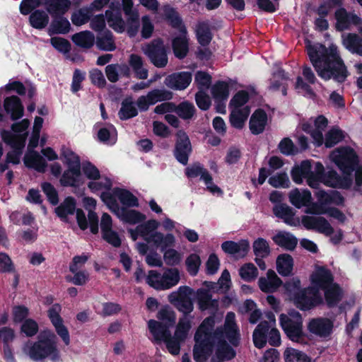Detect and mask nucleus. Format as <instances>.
<instances>
[{"label":"nucleus","instance_id":"obj_37","mask_svg":"<svg viewBox=\"0 0 362 362\" xmlns=\"http://www.w3.org/2000/svg\"><path fill=\"white\" fill-rule=\"evenodd\" d=\"M305 213L309 214H326L329 216L338 220L340 222L344 221L346 217L343 213L335 208H327L326 206H320L315 203L311 206L305 209Z\"/></svg>","mask_w":362,"mask_h":362},{"label":"nucleus","instance_id":"obj_46","mask_svg":"<svg viewBox=\"0 0 362 362\" xmlns=\"http://www.w3.org/2000/svg\"><path fill=\"white\" fill-rule=\"evenodd\" d=\"M195 33L197 40L202 47H205L210 43L212 35L208 22L198 23L195 28Z\"/></svg>","mask_w":362,"mask_h":362},{"label":"nucleus","instance_id":"obj_23","mask_svg":"<svg viewBox=\"0 0 362 362\" xmlns=\"http://www.w3.org/2000/svg\"><path fill=\"white\" fill-rule=\"evenodd\" d=\"M307 230H312L325 235H330L333 232L331 224L322 216H303L300 223Z\"/></svg>","mask_w":362,"mask_h":362},{"label":"nucleus","instance_id":"obj_13","mask_svg":"<svg viewBox=\"0 0 362 362\" xmlns=\"http://www.w3.org/2000/svg\"><path fill=\"white\" fill-rule=\"evenodd\" d=\"M248 98V93L241 90L238 92L230 101V122L236 129L243 128L250 115V109L247 105Z\"/></svg>","mask_w":362,"mask_h":362},{"label":"nucleus","instance_id":"obj_39","mask_svg":"<svg viewBox=\"0 0 362 362\" xmlns=\"http://www.w3.org/2000/svg\"><path fill=\"white\" fill-rule=\"evenodd\" d=\"M342 45L353 54L362 56V39L356 34H343Z\"/></svg>","mask_w":362,"mask_h":362},{"label":"nucleus","instance_id":"obj_21","mask_svg":"<svg viewBox=\"0 0 362 362\" xmlns=\"http://www.w3.org/2000/svg\"><path fill=\"white\" fill-rule=\"evenodd\" d=\"M141 49L156 66L163 67L167 64L166 51L160 40L153 41L151 43L143 46Z\"/></svg>","mask_w":362,"mask_h":362},{"label":"nucleus","instance_id":"obj_16","mask_svg":"<svg viewBox=\"0 0 362 362\" xmlns=\"http://www.w3.org/2000/svg\"><path fill=\"white\" fill-rule=\"evenodd\" d=\"M55 213L57 216L63 221H69L70 216L76 213V218L79 228L81 230H86L88 226V221L84 211L81 209H76V201L72 197H67L55 209Z\"/></svg>","mask_w":362,"mask_h":362},{"label":"nucleus","instance_id":"obj_44","mask_svg":"<svg viewBox=\"0 0 362 362\" xmlns=\"http://www.w3.org/2000/svg\"><path fill=\"white\" fill-rule=\"evenodd\" d=\"M276 270L281 276H288L293 267V260L291 255L282 254L277 257L276 261Z\"/></svg>","mask_w":362,"mask_h":362},{"label":"nucleus","instance_id":"obj_12","mask_svg":"<svg viewBox=\"0 0 362 362\" xmlns=\"http://www.w3.org/2000/svg\"><path fill=\"white\" fill-rule=\"evenodd\" d=\"M163 13L166 18L171 25L179 28L180 35L173 40V49L176 57L183 59L188 52V39L187 37V31L182 25L181 20L177 12L170 6H165Z\"/></svg>","mask_w":362,"mask_h":362},{"label":"nucleus","instance_id":"obj_28","mask_svg":"<svg viewBox=\"0 0 362 362\" xmlns=\"http://www.w3.org/2000/svg\"><path fill=\"white\" fill-rule=\"evenodd\" d=\"M221 249L226 254L236 257H243L249 251L250 243L247 240L238 242L228 240L221 244Z\"/></svg>","mask_w":362,"mask_h":362},{"label":"nucleus","instance_id":"obj_50","mask_svg":"<svg viewBox=\"0 0 362 362\" xmlns=\"http://www.w3.org/2000/svg\"><path fill=\"white\" fill-rule=\"evenodd\" d=\"M49 21V18L48 14L42 10L35 11L29 17L31 26L39 30L45 28L47 25Z\"/></svg>","mask_w":362,"mask_h":362},{"label":"nucleus","instance_id":"obj_5","mask_svg":"<svg viewBox=\"0 0 362 362\" xmlns=\"http://www.w3.org/2000/svg\"><path fill=\"white\" fill-rule=\"evenodd\" d=\"M306 47L310 60L320 78L325 80L334 78L339 82L346 80L349 72L336 45H331L326 48L319 43L307 42Z\"/></svg>","mask_w":362,"mask_h":362},{"label":"nucleus","instance_id":"obj_64","mask_svg":"<svg viewBox=\"0 0 362 362\" xmlns=\"http://www.w3.org/2000/svg\"><path fill=\"white\" fill-rule=\"evenodd\" d=\"M137 110L134 103L129 100H125L122 104V107L119 112V116L122 119H127L137 115Z\"/></svg>","mask_w":362,"mask_h":362},{"label":"nucleus","instance_id":"obj_29","mask_svg":"<svg viewBox=\"0 0 362 362\" xmlns=\"http://www.w3.org/2000/svg\"><path fill=\"white\" fill-rule=\"evenodd\" d=\"M288 199L291 204L298 209L306 207V209L311 206L314 203L310 204L312 194L308 189H300L295 188L288 194Z\"/></svg>","mask_w":362,"mask_h":362},{"label":"nucleus","instance_id":"obj_53","mask_svg":"<svg viewBox=\"0 0 362 362\" xmlns=\"http://www.w3.org/2000/svg\"><path fill=\"white\" fill-rule=\"evenodd\" d=\"M91 15L92 12L88 7H83L72 13L71 20L74 25L80 26L86 23Z\"/></svg>","mask_w":362,"mask_h":362},{"label":"nucleus","instance_id":"obj_31","mask_svg":"<svg viewBox=\"0 0 362 362\" xmlns=\"http://www.w3.org/2000/svg\"><path fill=\"white\" fill-rule=\"evenodd\" d=\"M4 107L6 112L10 115L13 120L18 119L23 116L24 107L21 100L17 96L6 97L4 101Z\"/></svg>","mask_w":362,"mask_h":362},{"label":"nucleus","instance_id":"obj_49","mask_svg":"<svg viewBox=\"0 0 362 362\" xmlns=\"http://www.w3.org/2000/svg\"><path fill=\"white\" fill-rule=\"evenodd\" d=\"M129 64L132 68L135 76L139 79H146L148 77V70L144 66L140 56L132 54L129 57Z\"/></svg>","mask_w":362,"mask_h":362},{"label":"nucleus","instance_id":"obj_8","mask_svg":"<svg viewBox=\"0 0 362 362\" xmlns=\"http://www.w3.org/2000/svg\"><path fill=\"white\" fill-rule=\"evenodd\" d=\"M327 123V119L324 116L320 115L314 119L303 123L302 129L311 136L316 146H320L325 143L326 147L330 148L342 141L344 134L339 129L332 128L327 133L324 141L323 132Z\"/></svg>","mask_w":362,"mask_h":362},{"label":"nucleus","instance_id":"obj_58","mask_svg":"<svg viewBox=\"0 0 362 362\" xmlns=\"http://www.w3.org/2000/svg\"><path fill=\"white\" fill-rule=\"evenodd\" d=\"M98 136L100 141L107 144H113L117 139L116 129L112 125L102 128L99 130Z\"/></svg>","mask_w":362,"mask_h":362},{"label":"nucleus","instance_id":"obj_25","mask_svg":"<svg viewBox=\"0 0 362 362\" xmlns=\"http://www.w3.org/2000/svg\"><path fill=\"white\" fill-rule=\"evenodd\" d=\"M192 75L189 71L173 73L165 77L164 83L169 88L182 90L186 89L192 82Z\"/></svg>","mask_w":362,"mask_h":362},{"label":"nucleus","instance_id":"obj_34","mask_svg":"<svg viewBox=\"0 0 362 362\" xmlns=\"http://www.w3.org/2000/svg\"><path fill=\"white\" fill-rule=\"evenodd\" d=\"M47 11L52 16H63L71 6L70 0H45Z\"/></svg>","mask_w":362,"mask_h":362},{"label":"nucleus","instance_id":"obj_62","mask_svg":"<svg viewBox=\"0 0 362 362\" xmlns=\"http://www.w3.org/2000/svg\"><path fill=\"white\" fill-rule=\"evenodd\" d=\"M96 45L99 49L105 51H112L116 47L112 39V35L110 32L98 37Z\"/></svg>","mask_w":362,"mask_h":362},{"label":"nucleus","instance_id":"obj_26","mask_svg":"<svg viewBox=\"0 0 362 362\" xmlns=\"http://www.w3.org/2000/svg\"><path fill=\"white\" fill-rule=\"evenodd\" d=\"M303 76L307 82H304L303 78L298 76L295 84V89L298 93L308 98H312L314 95V93L310 85L315 83L316 77L312 69L308 66L303 68Z\"/></svg>","mask_w":362,"mask_h":362},{"label":"nucleus","instance_id":"obj_27","mask_svg":"<svg viewBox=\"0 0 362 362\" xmlns=\"http://www.w3.org/2000/svg\"><path fill=\"white\" fill-rule=\"evenodd\" d=\"M333 322L325 317L313 318L308 324L310 333L320 337H327L332 333Z\"/></svg>","mask_w":362,"mask_h":362},{"label":"nucleus","instance_id":"obj_2","mask_svg":"<svg viewBox=\"0 0 362 362\" xmlns=\"http://www.w3.org/2000/svg\"><path fill=\"white\" fill-rule=\"evenodd\" d=\"M235 317L233 313L227 314L224 332L217 329L212 332L215 325L213 317L202 322L194 335L193 358L197 362H208L211 356V362H223L235 356L234 350L225 342L226 339L233 345L238 342L239 334L235 324Z\"/></svg>","mask_w":362,"mask_h":362},{"label":"nucleus","instance_id":"obj_51","mask_svg":"<svg viewBox=\"0 0 362 362\" xmlns=\"http://www.w3.org/2000/svg\"><path fill=\"white\" fill-rule=\"evenodd\" d=\"M285 362H311L310 358L301 351L288 347L284 352Z\"/></svg>","mask_w":362,"mask_h":362},{"label":"nucleus","instance_id":"obj_6","mask_svg":"<svg viewBox=\"0 0 362 362\" xmlns=\"http://www.w3.org/2000/svg\"><path fill=\"white\" fill-rule=\"evenodd\" d=\"M192 321L190 317L185 316L180 319L176 326L174 337H171L168 329L156 320H149L148 327L156 340L163 341L168 351L173 355H177L180 350V343L187 337L192 327Z\"/></svg>","mask_w":362,"mask_h":362},{"label":"nucleus","instance_id":"obj_60","mask_svg":"<svg viewBox=\"0 0 362 362\" xmlns=\"http://www.w3.org/2000/svg\"><path fill=\"white\" fill-rule=\"evenodd\" d=\"M211 93L217 101H223L228 98L229 95L228 86L225 82H218L211 88Z\"/></svg>","mask_w":362,"mask_h":362},{"label":"nucleus","instance_id":"obj_56","mask_svg":"<svg viewBox=\"0 0 362 362\" xmlns=\"http://www.w3.org/2000/svg\"><path fill=\"white\" fill-rule=\"evenodd\" d=\"M252 247L255 256L261 258L268 257L271 252L268 241L262 238L254 241Z\"/></svg>","mask_w":362,"mask_h":362},{"label":"nucleus","instance_id":"obj_57","mask_svg":"<svg viewBox=\"0 0 362 362\" xmlns=\"http://www.w3.org/2000/svg\"><path fill=\"white\" fill-rule=\"evenodd\" d=\"M166 247L164 249H161V250L164 251L163 252V259L166 264L170 266H175L179 264L182 259V255L179 251L173 248L167 249Z\"/></svg>","mask_w":362,"mask_h":362},{"label":"nucleus","instance_id":"obj_32","mask_svg":"<svg viewBox=\"0 0 362 362\" xmlns=\"http://www.w3.org/2000/svg\"><path fill=\"white\" fill-rule=\"evenodd\" d=\"M282 281L274 271L269 269L266 276L261 277L258 280L260 290L264 293H272L278 289Z\"/></svg>","mask_w":362,"mask_h":362},{"label":"nucleus","instance_id":"obj_17","mask_svg":"<svg viewBox=\"0 0 362 362\" xmlns=\"http://www.w3.org/2000/svg\"><path fill=\"white\" fill-rule=\"evenodd\" d=\"M193 290L186 286H180L168 296L169 301L174 304L182 313L187 314L193 310L194 306L191 300Z\"/></svg>","mask_w":362,"mask_h":362},{"label":"nucleus","instance_id":"obj_42","mask_svg":"<svg viewBox=\"0 0 362 362\" xmlns=\"http://www.w3.org/2000/svg\"><path fill=\"white\" fill-rule=\"evenodd\" d=\"M324 291L325 300L329 305H337L344 296V291L334 283L331 284Z\"/></svg>","mask_w":362,"mask_h":362},{"label":"nucleus","instance_id":"obj_61","mask_svg":"<svg viewBox=\"0 0 362 362\" xmlns=\"http://www.w3.org/2000/svg\"><path fill=\"white\" fill-rule=\"evenodd\" d=\"M201 263V257L199 255L195 253L189 255L185 259V264L189 274L192 276L197 275Z\"/></svg>","mask_w":362,"mask_h":362},{"label":"nucleus","instance_id":"obj_48","mask_svg":"<svg viewBox=\"0 0 362 362\" xmlns=\"http://www.w3.org/2000/svg\"><path fill=\"white\" fill-rule=\"evenodd\" d=\"M71 30V24L67 18L64 17H57L51 23L48 33L50 35L53 34H66Z\"/></svg>","mask_w":362,"mask_h":362},{"label":"nucleus","instance_id":"obj_14","mask_svg":"<svg viewBox=\"0 0 362 362\" xmlns=\"http://www.w3.org/2000/svg\"><path fill=\"white\" fill-rule=\"evenodd\" d=\"M280 323L287 337L293 341L302 343L305 334L303 330V320L299 313L291 311L288 315H280Z\"/></svg>","mask_w":362,"mask_h":362},{"label":"nucleus","instance_id":"obj_18","mask_svg":"<svg viewBox=\"0 0 362 362\" xmlns=\"http://www.w3.org/2000/svg\"><path fill=\"white\" fill-rule=\"evenodd\" d=\"M105 198L110 199L119 206V202L124 206L134 207L139 205L138 199L129 191L124 188L116 187L111 192H103L100 195L101 200L107 206Z\"/></svg>","mask_w":362,"mask_h":362},{"label":"nucleus","instance_id":"obj_7","mask_svg":"<svg viewBox=\"0 0 362 362\" xmlns=\"http://www.w3.org/2000/svg\"><path fill=\"white\" fill-rule=\"evenodd\" d=\"M160 223L155 219H151L143 224L139 225L135 229H129L131 238L135 241L140 235L148 243L153 244L162 249L173 246L176 239L173 234L168 233L164 234L158 231Z\"/></svg>","mask_w":362,"mask_h":362},{"label":"nucleus","instance_id":"obj_54","mask_svg":"<svg viewBox=\"0 0 362 362\" xmlns=\"http://www.w3.org/2000/svg\"><path fill=\"white\" fill-rule=\"evenodd\" d=\"M199 307L202 310L209 309L211 307L216 308L217 301L212 300L209 292L204 289H199L197 291Z\"/></svg>","mask_w":362,"mask_h":362},{"label":"nucleus","instance_id":"obj_36","mask_svg":"<svg viewBox=\"0 0 362 362\" xmlns=\"http://www.w3.org/2000/svg\"><path fill=\"white\" fill-rule=\"evenodd\" d=\"M272 240L287 250H294L298 244V239L292 233L286 231L277 232L272 237Z\"/></svg>","mask_w":362,"mask_h":362},{"label":"nucleus","instance_id":"obj_43","mask_svg":"<svg viewBox=\"0 0 362 362\" xmlns=\"http://www.w3.org/2000/svg\"><path fill=\"white\" fill-rule=\"evenodd\" d=\"M105 74L107 79L111 82H116L119 79V75L129 76L130 70L125 64H110L105 68Z\"/></svg>","mask_w":362,"mask_h":362},{"label":"nucleus","instance_id":"obj_3","mask_svg":"<svg viewBox=\"0 0 362 362\" xmlns=\"http://www.w3.org/2000/svg\"><path fill=\"white\" fill-rule=\"evenodd\" d=\"M59 155L65 167L64 171L62 172V165L58 162L50 164L49 171L53 176L59 177L62 185L78 187L84 182L83 175L88 182L100 178L99 169L89 161L81 163L79 156L71 148L62 147Z\"/></svg>","mask_w":362,"mask_h":362},{"label":"nucleus","instance_id":"obj_22","mask_svg":"<svg viewBox=\"0 0 362 362\" xmlns=\"http://www.w3.org/2000/svg\"><path fill=\"white\" fill-rule=\"evenodd\" d=\"M173 98V93L165 88H156L149 91L146 95L140 96L136 105L141 110H146L150 105L158 102L169 100Z\"/></svg>","mask_w":362,"mask_h":362},{"label":"nucleus","instance_id":"obj_45","mask_svg":"<svg viewBox=\"0 0 362 362\" xmlns=\"http://www.w3.org/2000/svg\"><path fill=\"white\" fill-rule=\"evenodd\" d=\"M318 204L320 206H327L328 204L340 205L344 202V198L338 192H332L328 194L324 191H319L315 194Z\"/></svg>","mask_w":362,"mask_h":362},{"label":"nucleus","instance_id":"obj_20","mask_svg":"<svg viewBox=\"0 0 362 362\" xmlns=\"http://www.w3.org/2000/svg\"><path fill=\"white\" fill-rule=\"evenodd\" d=\"M61 310L62 308L60 305H53L48 310V317L54 328L56 334L66 346H69L71 342L70 334L68 328L64 325L63 319L59 315Z\"/></svg>","mask_w":362,"mask_h":362},{"label":"nucleus","instance_id":"obj_38","mask_svg":"<svg viewBox=\"0 0 362 362\" xmlns=\"http://www.w3.org/2000/svg\"><path fill=\"white\" fill-rule=\"evenodd\" d=\"M112 187V180L103 175H100V178L88 182L87 187L88 189L94 194L100 192V194L103 192H111Z\"/></svg>","mask_w":362,"mask_h":362},{"label":"nucleus","instance_id":"obj_10","mask_svg":"<svg viewBox=\"0 0 362 362\" xmlns=\"http://www.w3.org/2000/svg\"><path fill=\"white\" fill-rule=\"evenodd\" d=\"M44 119L40 117H35L32 127V133L29 139L28 150L23 157L24 165L40 173H45L47 168V163L40 154L34 151L38 145L40 133L42 128Z\"/></svg>","mask_w":362,"mask_h":362},{"label":"nucleus","instance_id":"obj_15","mask_svg":"<svg viewBox=\"0 0 362 362\" xmlns=\"http://www.w3.org/2000/svg\"><path fill=\"white\" fill-rule=\"evenodd\" d=\"M30 121L23 119L11 125V132L2 130L1 137L4 143L11 148H23L28 135Z\"/></svg>","mask_w":362,"mask_h":362},{"label":"nucleus","instance_id":"obj_19","mask_svg":"<svg viewBox=\"0 0 362 362\" xmlns=\"http://www.w3.org/2000/svg\"><path fill=\"white\" fill-rule=\"evenodd\" d=\"M104 199L107 202V208L124 223L136 224L146 219V216L138 211L127 209L124 207L117 206L115 202L110 199L107 198Z\"/></svg>","mask_w":362,"mask_h":362},{"label":"nucleus","instance_id":"obj_9","mask_svg":"<svg viewBox=\"0 0 362 362\" xmlns=\"http://www.w3.org/2000/svg\"><path fill=\"white\" fill-rule=\"evenodd\" d=\"M23 351L30 358L35 361L49 358L54 361L60 356L56 335L49 329L41 332L36 343L25 344Z\"/></svg>","mask_w":362,"mask_h":362},{"label":"nucleus","instance_id":"obj_55","mask_svg":"<svg viewBox=\"0 0 362 362\" xmlns=\"http://www.w3.org/2000/svg\"><path fill=\"white\" fill-rule=\"evenodd\" d=\"M239 275L243 280L250 282L257 277L258 270L252 263H245L239 269Z\"/></svg>","mask_w":362,"mask_h":362},{"label":"nucleus","instance_id":"obj_35","mask_svg":"<svg viewBox=\"0 0 362 362\" xmlns=\"http://www.w3.org/2000/svg\"><path fill=\"white\" fill-rule=\"evenodd\" d=\"M336 28L338 30L349 29L353 24H358L360 18L356 15L349 14L344 8L338 9L335 13Z\"/></svg>","mask_w":362,"mask_h":362},{"label":"nucleus","instance_id":"obj_63","mask_svg":"<svg viewBox=\"0 0 362 362\" xmlns=\"http://www.w3.org/2000/svg\"><path fill=\"white\" fill-rule=\"evenodd\" d=\"M162 274L157 270H150L146 276V283L156 290L161 291Z\"/></svg>","mask_w":362,"mask_h":362},{"label":"nucleus","instance_id":"obj_1","mask_svg":"<svg viewBox=\"0 0 362 362\" xmlns=\"http://www.w3.org/2000/svg\"><path fill=\"white\" fill-rule=\"evenodd\" d=\"M329 159L342 172L340 177L333 170L325 172L324 165L320 162L305 160L295 165L291 171L292 180L297 185H301L304 180L312 188H318L320 184L334 188H349L352 183L351 173L355 170L356 184L362 185V167L355 165L357 157L350 148H337L329 155Z\"/></svg>","mask_w":362,"mask_h":362},{"label":"nucleus","instance_id":"obj_59","mask_svg":"<svg viewBox=\"0 0 362 362\" xmlns=\"http://www.w3.org/2000/svg\"><path fill=\"white\" fill-rule=\"evenodd\" d=\"M157 317L164 324L163 326L167 329L168 327L173 326L176 320L175 312L168 307L161 308L158 313ZM160 324L162 325L161 323Z\"/></svg>","mask_w":362,"mask_h":362},{"label":"nucleus","instance_id":"obj_40","mask_svg":"<svg viewBox=\"0 0 362 362\" xmlns=\"http://www.w3.org/2000/svg\"><path fill=\"white\" fill-rule=\"evenodd\" d=\"M267 122V116L265 112L257 110L250 118V129L253 134H259L264 129Z\"/></svg>","mask_w":362,"mask_h":362},{"label":"nucleus","instance_id":"obj_4","mask_svg":"<svg viewBox=\"0 0 362 362\" xmlns=\"http://www.w3.org/2000/svg\"><path fill=\"white\" fill-rule=\"evenodd\" d=\"M332 281V275L328 269L316 266L310 276L308 288L301 289L298 278L288 281L285 288L290 300L300 310H307L322 303L320 290L326 288Z\"/></svg>","mask_w":362,"mask_h":362},{"label":"nucleus","instance_id":"obj_33","mask_svg":"<svg viewBox=\"0 0 362 362\" xmlns=\"http://www.w3.org/2000/svg\"><path fill=\"white\" fill-rule=\"evenodd\" d=\"M83 207L88 211V218L90 225V231L93 233L98 232V218L95 209L97 205V201L93 197L84 196L82 198Z\"/></svg>","mask_w":362,"mask_h":362},{"label":"nucleus","instance_id":"obj_52","mask_svg":"<svg viewBox=\"0 0 362 362\" xmlns=\"http://www.w3.org/2000/svg\"><path fill=\"white\" fill-rule=\"evenodd\" d=\"M72 40L78 46L88 48L93 45L95 37L90 31H83L74 35Z\"/></svg>","mask_w":362,"mask_h":362},{"label":"nucleus","instance_id":"obj_11","mask_svg":"<svg viewBox=\"0 0 362 362\" xmlns=\"http://www.w3.org/2000/svg\"><path fill=\"white\" fill-rule=\"evenodd\" d=\"M267 317L268 320L261 322L253 332V342L258 349L263 348L267 341L272 346H279L281 344V336L276 328L274 315L269 313Z\"/></svg>","mask_w":362,"mask_h":362},{"label":"nucleus","instance_id":"obj_47","mask_svg":"<svg viewBox=\"0 0 362 362\" xmlns=\"http://www.w3.org/2000/svg\"><path fill=\"white\" fill-rule=\"evenodd\" d=\"M105 16L107 24L116 32L122 33L125 30V23L119 11H107Z\"/></svg>","mask_w":362,"mask_h":362},{"label":"nucleus","instance_id":"obj_41","mask_svg":"<svg viewBox=\"0 0 362 362\" xmlns=\"http://www.w3.org/2000/svg\"><path fill=\"white\" fill-rule=\"evenodd\" d=\"M161 291L170 289L177 284L180 280V272L176 268H169L162 273Z\"/></svg>","mask_w":362,"mask_h":362},{"label":"nucleus","instance_id":"obj_24","mask_svg":"<svg viewBox=\"0 0 362 362\" xmlns=\"http://www.w3.org/2000/svg\"><path fill=\"white\" fill-rule=\"evenodd\" d=\"M176 137L175 156L180 163L185 165L192 151L191 143L187 134L182 130L177 132Z\"/></svg>","mask_w":362,"mask_h":362},{"label":"nucleus","instance_id":"obj_30","mask_svg":"<svg viewBox=\"0 0 362 362\" xmlns=\"http://www.w3.org/2000/svg\"><path fill=\"white\" fill-rule=\"evenodd\" d=\"M274 214L291 226H299L301 220L296 216L293 209L286 204H277L274 207Z\"/></svg>","mask_w":362,"mask_h":362}]
</instances>
